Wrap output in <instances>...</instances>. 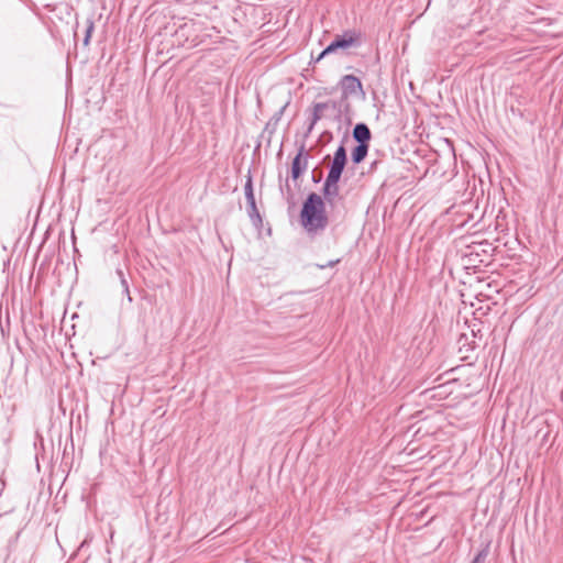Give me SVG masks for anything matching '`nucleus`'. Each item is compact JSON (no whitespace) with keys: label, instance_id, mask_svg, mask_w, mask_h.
I'll use <instances>...</instances> for the list:
<instances>
[{"label":"nucleus","instance_id":"f3484780","mask_svg":"<svg viewBox=\"0 0 563 563\" xmlns=\"http://www.w3.org/2000/svg\"><path fill=\"white\" fill-rule=\"evenodd\" d=\"M340 262V260L329 261L327 264L318 265L319 268L324 269L327 267H333Z\"/></svg>","mask_w":563,"mask_h":563},{"label":"nucleus","instance_id":"9d476101","mask_svg":"<svg viewBox=\"0 0 563 563\" xmlns=\"http://www.w3.org/2000/svg\"><path fill=\"white\" fill-rule=\"evenodd\" d=\"M368 150H369V145L358 143L352 150V153H351V159H352L353 164L357 165V164L362 163L365 159V157L367 156Z\"/></svg>","mask_w":563,"mask_h":563},{"label":"nucleus","instance_id":"4468645a","mask_svg":"<svg viewBox=\"0 0 563 563\" xmlns=\"http://www.w3.org/2000/svg\"><path fill=\"white\" fill-rule=\"evenodd\" d=\"M117 275H118V277L120 279V284H121V286L123 288V291H128L129 283H128V280H126V278L124 276L123 271L121 268H118L117 269Z\"/></svg>","mask_w":563,"mask_h":563},{"label":"nucleus","instance_id":"7ed1b4c3","mask_svg":"<svg viewBox=\"0 0 563 563\" xmlns=\"http://www.w3.org/2000/svg\"><path fill=\"white\" fill-rule=\"evenodd\" d=\"M244 194H245V199H246V203H247V216H249L250 220L252 221V223L257 227L262 223V217L256 207V201H255V196H254V190H253V180H252L251 175L247 176V179L245 181Z\"/></svg>","mask_w":563,"mask_h":563},{"label":"nucleus","instance_id":"423d86ee","mask_svg":"<svg viewBox=\"0 0 563 563\" xmlns=\"http://www.w3.org/2000/svg\"><path fill=\"white\" fill-rule=\"evenodd\" d=\"M339 86L342 90V100H346L350 96L356 93L364 95L362 81L354 75H344L340 79Z\"/></svg>","mask_w":563,"mask_h":563},{"label":"nucleus","instance_id":"412c9836","mask_svg":"<svg viewBox=\"0 0 563 563\" xmlns=\"http://www.w3.org/2000/svg\"><path fill=\"white\" fill-rule=\"evenodd\" d=\"M322 58H323V57H321V53H320L318 56H316V58L313 59V62H314V63H318V62H320Z\"/></svg>","mask_w":563,"mask_h":563},{"label":"nucleus","instance_id":"f257e3e1","mask_svg":"<svg viewBox=\"0 0 563 563\" xmlns=\"http://www.w3.org/2000/svg\"><path fill=\"white\" fill-rule=\"evenodd\" d=\"M300 224L310 236L322 233L329 225L325 202L317 192L308 194L302 202Z\"/></svg>","mask_w":563,"mask_h":563},{"label":"nucleus","instance_id":"20e7f679","mask_svg":"<svg viewBox=\"0 0 563 563\" xmlns=\"http://www.w3.org/2000/svg\"><path fill=\"white\" fill-rule=\"evenodd\" d=\"M347 163L346 150L343 144H340L334 152L332 163L330 165L327 178L341 179L342 173Z\"/></svg>","mask_w":563,"mask_h":563},{"label":"nucleus","instance_id":"0eeeda50","mask_svg":"<svg viewBox=\"0 0 563 563\" xmlns=\"http://www.w3.org/2000/svg\"><path fill=\"white\" fill-rule=\"evenodd\" d=\"M340 179L334 178H325V181L322 187V199L324 200L325 205L332 206L334 202V199L339 197L340 194V187H339Z\"/></svg>","mask_w":563,"mask_h":563},{"label":"nucleus","instance_id":"f03ea898","mask_svg":"<svg viewBox=\"0 0 563 563\" xmlns=\"http://www.w3.org/2000/svg\"><path fill=\"white\" fill-rule=\"evenodd\" d=\"M363 43V33L356 29H349L343 31L342 34L334 36L332 42L321 51V57L333 54L339 49H347L351 47L357 48Z\"/></svg>","mask_w":563,"mask_h":563},{"label":"nucleus","instance_id":"9b49d317","mask_svg":"<svg viewBox=\"0 0 563 563\" xmlns=\"http://www.w3.org/2000/svg\"><path fill=\"white\" fill-rule=\"evenodd\" d=\"M328 109V104H323V102H316L312 106V112L310 120L312 124H317L318 121L322 119V112Z\"/></svg>","mask_w":563,"mask_h":563},{"label":"nucleus","instance_id":"6ab92c4d","mask_svg":"<svg viewBox=\"0 0 563 563\" xmlns=\"http://www.w3.org/2000/svg\"><path fill=\"white\" fill-rule=\"evenodd\" d=\"M123 292H124V295L126 296L128 301H129V302H132V301H133V299H132L131 294H130V288H128V291H123Z\"/></svg>","mask_w":563,"mask_h":563},{"label":"nucleus","instance_id":"f8f14e48","mask_svg":"<svg viewBox=\"0 0 563 563\" xmlns=\"http://www.w3.org/2000/svg\"><path fill=\"white\" fill-rule=\"evenodd\" d=\"M194 23H184L183 25H180L175 35L177 38H181V37H185V41L186 42H189V35L191 33V31H194Z\"/></svg>","mask_w":563,"mask_h":563},{"label":"nucleus","instance_id":"ddd939ff","mask_svg":"<svg viewBox=\"0 0 563 563\" xmlns=\"http://www.w3.org/2000/svg\"><path fill=\"white\" fill-rule=\"evenodd\" d=\"M95 29V22L91 19H87L86 21V30H85V36L82 40L84 46H88L90 43L91 34Z\"/></svg>","mask_w":563,"mask_h":563},{"label":"nucleus","instance_id":"5701e85b","mask_svg":"<svg viewBox=\"0 0 563 563\" xmlns=\"http://www.w3.org/2000/svg\"><path fill=\"white\" fill-rule=\"evenodd\" d=\"M312 180H313L314 183H318V181H320V178H318V177H316V176L313 175V176H312Z\"/></svg>","mask_w":563,"mask_h":563},{"label":"nucleus","instance_id":"a211bd4d","mask_svg":"<svg viewBox=\"0 0 563 563\" xmlns=\"http://www.w3.org/2000/svg\"><path fill=\"white\" fill-rule=\"evenodd\" d=\"M316 124H312V121L310 120V123L307 128V131L305 133V137H308L310 135V133L312 132L313 128H314Z\"/></svg>","mask_w":563,"mask_h":563},{"label":"nucleus","instance_id":"dca6fc26","mask_svg":"<svg viewBox=\"0 0 563 563\" xmlns=\"http://www.w3.org/2000/svg\"><path fill=\"white\" fill-rule=\"evenodd\" d=\"M323 104H328V109L336 110L339 114L341 113V103L339 101L328 100Z\"/></svg>","mask_w":563,"mask_h":563},{"label":"nucleus","instance_id":"4be33fe9","mask_svg":"<svg viewBox=\"0 0 563 563\" xmlns=\"http://www.w3.org/2000/svg\"><path fill=\"white\" fill-rule=\"evenodd\" d=\"M189 45H190V46H196V45H197V41H196V38H192V40L190 41V44H189Z\"/></svg>","mask_w":563,"mask_h":563},{"label":"nucleus","instance_id":"2eb2a0df","mask_svg":"<svg viewBox=\"0 0 563 563\" xmlns=\"http://www.w3.org/2000/svg\"><path fill=\"white\" fill-rule=\"evenodd\" d=\"M486 556H487V550L483 549L475 555L472 563H485Z\"/></svg>","mask_w":563,"mask_h":563},{"label":"nucleus","instance_id":"aec40b11","mask_svg":"<svg viewBox=\"0 0 563 563\" xmlns=\"http://www.w3.org/2000/svg\"><path fill=\"white\" fill-rule=\"evenodd\" d=\"M285 188H286L287 192L291 196L292 194H291V188L289 186L288 179H286Z\"/></svg>","mask_w":563,"mask_h":563},{"label":"nucleus","instance_id":"1a4fd4ad","mask_svg":"<svg viewBox=\"0 0 563 563\" xmlns=\"http://www.w3.org/2000/svg\"><path fill=\"white\" fill-rule=\"evenodd\" d=\"M289 102H286L278 111H276L273 117L267 121L264 132L268 133L269 135L274 134L277 130L278 123L282 120L284 112L287 108Z\"/></svg>","mask_w":563,"mask_h":563},{"label":"nucleus","instance_id":"6e6552de","mask_svg":"<svg viewBox=\"0 0 563 563\" xmlns=\"http://www.w3.org/2000/svg\"><path fill=\"white\" fill-rule=\"evenodd\" d=\"M352 136L357 142V144L360 143L369 145L372 132L366 123L360 122L355 124Z\"/></svg>","mask_w":563,"mask_h":563},{"label":"nucleus","instance_id":"39448f33","mask_svg":"<svg viewBox=\"0 0 563 563\" xmlns=\"http://www.w3.org/2000/svg\"><path fill=\"white\" fill-rule=\"evenodd\" d=\"M309 153L306 150V143L302 142L296 156L291 162V178L297 180L308 168Z\"/></svg>","mask_w":563,"mask_h":563}]
</instances>
